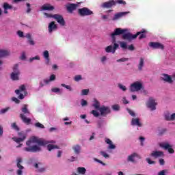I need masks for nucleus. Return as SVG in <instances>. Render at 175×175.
<instances>
[{
    "label": "nucleus",
    "instance_id": "24",
    "mask_svg": "<svg viewBox=\"0 0 175 175\" xmlns=\"http://www.w3.org/2000/svg\"><path fill=\"white\" fill-rule=\"evenodd\" d=\"M143 68H144V58L140 57L139 62L138 64V70L142 71L143 70Z\"/></svg>",
    "mask_w": 175,
    "mask_h": 175
},
{
    "label": "nucleus",
    "instance_id": "60",
    "mask_svg": "<svg viewBox=\"0 0 175 175\" xmlns=\"http://www.w3.org/2000/svg\"><path fill=\"white\" fill-rule=\"evenodd\" d=\"M127 49H129L130 51H133V50H135V46H133V44H131L130 46H129V47H127Z\"/></svg>",
    "mask_w": 175,
    "mask_h": 175
},
{
    "label": "nucleus",
    "instance_id": "43",
    "mask_svg": "<svg viewBox=\"0 0 175 175\" xmlns=\"http://www.w3.org/2000/svg\"><path fill=\"white\" fill-rule=\"evenodd\" d=\"M35 59H37L38 61H40V57H39L38 55H36L32 58H30L29 62H32V61H35Z\"/></svg>",
    "mask_w": 175,
    "mask_h": 175
},
{
    "label": "nucleus",
    "instance_id": "15",
    "mask_svg": "<svg viewBox=\"0 0 175 175\" xmlns=\"http://www.w3.org/2000/svg\"><path fill=\"white\" fill-rule=\"evenodd\" d=\"M161 147H163V148H164V150H167V151L170 154H174V149H173L172 148V146H170V144H169L167 143L163 144L161 145Z\"/></svg>",
    "mask_w": 175,
    "mask_h": 175
},
{
    "label": "nucleus",
    "instance_id": "22",
    "mask_svg": "<svg viewBox=\"0 0 175 175\" xmlns=\"http://www.w3.org/2000/svg\"><path fill=\"white\" fill-rule=\"evenodd\" d=\"M131 125L137 126H142V123H140V119L139 118H133L131 120Z\"/></svg>",
    "mask_w": 175,
    "mask_h": 175
},
{
    "label": "nucleus",
    "instance_id": "32",
    "mask_svg": "<svg viewBox=\"0 0 175 175\" xmlns=\"http://www.w3.org/2000/svg\"><path fill=\"white\" fill-rule=\"evenodd\" d=\"M77 172L79 174H85L87 170L84 167H79L77 168Z\"/></svg>",
    "mask_w": 175,
    "mask_h": 175
},
{
    "label": "nucleus",
    "instance_id": "50",
    "mask_svg": "<svg viewBox=\"0 0 175 175\" xmlns=\"http://www.w3.org/2000/svg\"><path fill=\"white\" fill-rule=\"evenodd\" d=\"M146 162H148L149 165H154V163H155V161H151L150 158L146 159Z\"/></svg>",
    "mask_w": 175,
    "mask_h": 175
},
{
    "label": "nucleus",
    "instance_id": "21",
    "mask_svg": "<svg viewBox=\"0 0 175 175\" xmlns=\"http://www.w3.org/2000/svg\"><path fill=\"white\" fill-rule=\"evenodd\" d=\"M43 55H44V58H45L46 59V62H45L46 65H49L50 64V55L49 53V51H44Z\"/></svg>",
    "mask_w": 175,
    "mask_h": 175
},
{
    "label": "nucleus",
    "instance_id": "37",
    "mask_svg": "<svg viewBox=\"0 0 175 175\" xmlns=\"http://www.w3.org/2000/svg\"><path fill=\"white\" fill-rule=\"evenodd\" d=\"M120 44L121 49H123V50H126V49H128V45L126 44V42H120Z\"/></svg>",
    "mask_w": 175,
    "mask_h": 175
},
{
    "label": "nucleus",
    "instance_id": "16",
    "mask_svg": "<svg viewBox=\"0 0 175 175\" xmlns=\"http://www.w3.org/2000/svg\"><path fill=\"white\" fill-rule=\"evenodd\" d=\"M126 14H128L127 12L116 13V14H115L112 20H113V21H116L121 18V17H124V16H126Z\"/></svg>",
    "mask_w": 175,
    "mask_h": 175
},
{
    "label": "nucleus",
    "instance_id": "26",
    "mask_svg": "<svg viewBox=\"0 0 175 175\" xmlns=\"http://www.w3.org/2000/svg\"><path fill=\"white\" fill-rule=\"evenodd\" d=\"M21 111L23 113V114H31V112L28 109V105H24L23 107L21 108Z\"/></svg>",
    "mask_w": 175,
    "mask_h": 175
},
{
    "label": "nucleus",
    "instance_id": "30",
    "mask_svg": "<svg viewBox=\"0 0 175 175\" xmlns=\"http://www.w3.org/2000/svg\"><path fill=\"white\" fill-rule=\"evenodd\" d=\"M92 106L94 107V109H96V110H99L100 108V103H99L98 100L94 99V103L92 105Z\"/></svg>",
    "mask_w": 175,
    "mask_h": 175
},
{
    "label": "nucleus",
    "instance_id": "48",
    "mask_svg": "<svg viewBox=\"0 0 175 175\" xmlns=\"http://www.w3.org/2000/svg\"><path fill=\"white\" fill-rule=\"evenodd\" d=\"M81 106L84 107V106H87V105H88V103L87 102V100L82 99L81 101Z\"/></svg>",
    "mask_w": 175,
    "mask_h": 175
},
{
    "label": "nucleus",
    "instance_id": "13",
    "mask_svg": "<svg viewBox=\"0 0 175 175\" xmlns=\"http://www.w3.org/2000/svg\"><path fill=\"white\" fill-rule=\"evenodd\" d=\"M160 79L165 83H169V84H172V83H173V79H172V77L167 74H161V77H160Z\"/></svg>",
    "mask_w": 175,
    "mask_h": 175
},
{
    "label": "nucleus",
    "instance_id": "27",
    "mask_svg": "<svg viewBox=\"0 0 175 175\" xmlns=\"http://www.w3.org/2000/svg\"><path fill=\"white\" fill-rule=\"evenodd\" d=\"M146 32H147L146 30L143 29L141 31L137 32V33H139V39H144L146 38L147 35L146 34Z\"/></svg>",
    "mask_w": 175,
    "mask_h": 175
},
{
    "label": "nucleus",
    "instance_id": "1",
    "mask_svg": "<svg viewBox=\"0 0 175 175\" xmlns=\"http://www.w3.org/2000/svg\"><path fill=\"white\" fill-rule=\"evenodd\" d=\"M50 143L55 144V141H47L43 138L33 136L26 142V146H27V147L23 148V150L26 151V152H40V151H42L40 146L44 147V146H47V144H50Z\"/></svg>",
    "mask_w": 175,
    "mask_h": 175
},
{
    "label": "nucleus",
    "instance_id": "34",
    "mask_svg": "<svg viewBox=\"0 0 175 175\" xmlns=\"http://www.w3.org/2000/svg\"><path fill=\"white\" fill-rule=\"evenodd\" d=\"M7 55H9V51L0 50V58H2V57H6Z\"/></svg>",
    "mask_w": 175,
    "mask_h": 175
},
{
    "label": "nucleus",
    "instance_id": "31",
    "mask_svg": "<svg viewBox=\"0 0 175 175\" xmlns=\"http://www.w3.org/2000/svg\"><path fill=\"white\" fill-rule=\"evenodd\" d=\"M23 91H25V85H21L19 87V90H16L15 94H16V95H18L21 92H23Z\"/></svg>",
    "mask_w": 175,
    "mask_h": 175
},
{
    "label": "nucleus",
    "instance_id": "62",
    "mask_svg": "<svg viewBox=\"0 0 175 175\" xmlns=\"http://www.w3.org/2000/svg\"><path fill=\"white\" fill-rule=\"evenodd\" d=\"M166 131H167L166 129H163L159 131V135H163L164 133H166Z\"/></svg>",
    "mask_w": 175,
    "mask_h": 175
},
{
    "label": "nucleus",
    "instance_id": "8",
    "mask_svg": "<svg viewBox=\"0 0 175 175\" xmlns=\"http://www.w3.org/2000/svg\"><path fill=\"white\" fill-rule=\"evenodd\" d=\"M18 136L19 137L17 138L14 137L12 138V140H14V142H15L16 143H21V142H24V140L27 139V134L23 131L18 132Z\"/></svg>",
    "mask_w": 175,
    "mask_h": 175
},
{
    "label": "nucleus",
    "instance_id": "35",
    "mask_svg": "<svg viewBox=\"0 0 175 175\" xmlns=\"http://www.w3.org/2000/svg\"><path fill=\"white\" fill-rule=\"evenodd\" d=\"M11 127L12 128V129H14V131H16V132H18V131H20V127L17 126V124L16 122L12 123L11 124Z\"/></svg>",
    "mask_w": 175,
    "mask_h": 175
},
{
    "label": "nucleus",
    "instance_id": "49",
    "mask_svg": "<svg viewBox=\"0 0 175 175\" xmlns=\"http://www.w3.org/2000/svg\"><path fill=\"white\" fill-rule=\"evenodd\" d=\"M81 75H76L74 78L75 81H80L81 80Z\"/></svg>",
    "mask_w": 175,
    "mask_h": 175
},
{
    "label": "nucleus",
    "instance_id": "44",
    "mask_svg": "<svg viewBox=\"0 0 175 175\" xmlns=\"http://www.w3.org/2000/svg\"><path fill=\"white\" fill-rule=\"evenodd\" d=\"M62 87H64V88H66V90H69V91H72V87L70 85H67L65 83H62Z\"/></svg>",
    "mask_w": 175,
    "mask_h": 175
},
{
    "label": "nucleus",
    "instance_id": "2",
    "mask_svg": "<svg viewBox=\"0 0 175 175\" xmlns=\"http://www.w3.org/2000/svg\"><path fill=\"white\" fill-rule=\"evenodd\" d=\"M128 29H121V28H116L114 30V32L111 34V38H112V43H114L113 47L111 45H109L105 48L106 53H112L114 54L116 53V50L120 47V45L116 43V36L122 35L124 32H126Z\"/></svg>",
    "mask_w": 175,
    "mask_h": 175
},
{
    "label": "nucleus",
    "instance_id": "61",
    "mask_svg": "<svg viewBox=\"0 0 175 175\" xmlns=\"http://www.w3.org/2000/svg\"><path fill=\"white\" fill-rule=\"evenodd\" d=\"M24 38H26L27 39H28V40H29L30 39H31V33H27L25 36H24Z\"/></svg>",
    "mask_w": 175,
    "mask_h": 175
},
{
    "label": "nucleus",
    "instance_id": "45",
    "mask_svg": "<svg viewBox=\"0 0 175 175\" xmlns=\"http://www.w3.org/2000/svg\"><path fill=\"white\" fill-rule=\"evenodd\" d=\"M100 155H102L104 158H109V154L107 153H106L104 151H101L100 152Z\"/></svg>",
    "mask_w": 175,
    "mask_h": 175
},
{
    "label": "nucleus",
    "instance_id": "9",
    "mask_svg": "<svg viewBox=\"0 0 175 175\" xmlns=\"http://www.w3.org/2000/svg\"><path fill=\"white\" fill-rule=\"evenodd\" d=\"M53 18L56 20L58 24L62 25V27L65 26V24H66L65 19H64V16H62V15L58 14H54Z\"/></svg>",
    "mask_w": 175,
    "mask_h": 175
},
{
    "label": "nucleus",
    "instance_id": "51",
    "mask_svg": "<svg viewBox=\"0 0 175 175\" xmlns=\"http://www.w3.org/2000/svg\"><path fill=\"white\" fill-rule=\"evenodd\" d=\"M17 35L19 38H24V33L20 30L17 31Z\"/></svg>",
    "mask_w": 175,
    "mask_h": 175
},
{
    "label": "nucleus",
    "instance_id": "55",
    "mask_svg": "<svg viewBox=\"0 0 175 175\" xmlns=\"http://www.w3.org/2000/svg\"><path fill=\"white\" fill-rule=\"evenodd\" d=\"M26 5L27 6V13H31V4L27 3Z\"/></svg>",
    "mask_w": 175,
    "mask_h": 175
},
{
    "label": "nucleus",
    "instance_id": "25",
    "mask_svg": "<svg viewBox=\"0 0 175 175\" xmlns=\"http://www.w3.org/2000/svg\"><path fill=\"white\" fill-rule=\"evenodd\" d=\"M72 150L75 154H79L81 151V146H80V145H75L74 146H72Z\"/></svg>",
    "mask_w": 175,
    "mask_h": 175
},
{
    "label": "nucleus",
    "instance_id": "19",
    "mask_svg": "<svg viewBox=\"0 0 175 175\" xmlns=\"http://www.w3.org/2000/svg\"><path fill=\"white\" fill-rule=\"evenodd\" d=\"M150 157L153 158H160L161 157H163V152L162 151H154L150 154Z\"/></svg>",
    "mask_w": 175,
    "mask_h": 175
},
{
    "label": "nucleus",
    "instance_id": "46",
    "mask_svg": "<svg viewBox=\"0 0 175 175\" xmlns=\"http://www.w3.org/2000/svg\"><path fill=\"white\" fill-rule=\"evenodd\" d=\"M118 87L120 90H122V91H126V86L122 85V84H119Z\"/></svg>",
    "mask_w": 175,
    "mask_h": 175
},
{
    "label": "nucleus",
    "instance_id": "64",
    "mask_svg": "<svg viewBox=\"0 0 175 175\" xmlns=\"http://www.w3.org/2000/svg\"><path fill=\"white\" fill-rule=\"evenodd\" d=\"M174 119H175V113H172L170 116V120H171V121H174Z\"/></svg>",
    "mask_w": 175,
    "mask_h": 175
},
{
    "label": "nucleus",
    "instance_id": "20",
    "mask_svg": "<svg viewBox=\"0 0 175 175\" xmlns=\"http://www.w3.org/2000/svg\"><path fill=\"white\" fill-rule=\"evenodd\" d=\"M49 32L51 33L54 29H57V25H55V22L52 21L49 25Z\"/></svg>",
    "mask_w": 175,
    "mask_h": 175
},
{
    "label": "nucleus",
    "instance_id": "47",
    "mask_svg": "<svg viewBox=\"0 0 175 175\" xmlns=\"http://www.w3.org/2000/svg\"><path fill=\"white\" fill-rule=\"evenodd\" d=\"M90 90L88 89H84L82 90L81 95H88Z\"/></svg>",
    "mask_w": 175,
    "mask_h": 175
},
{
    "label": "nucleus",
    "instance_id": "38",
    "mask_svg": "<svg viewBox=\"0 0 175 175\" xmlns=\"http://www.w3.org/2000/svg\"><path fill=\"white\" fill-rule=\"evenodd\" d=\"M91 114H92L94 117H99L100 116L99 112H98L96 110H92L91 111Z\"/></svg>",
    "mask_w": 175,
    "mask_h": 175
},
{
    "label": "nucleus",
    "instance_id": "29",
    "mask_svg": "<svg viewBox=\"0 0 175 175\" xmlns=\"http://www.w3.org/2000/svg\"><path fill=\"white\" fill-rule=\"evenodd\" d=\"M46 148L48 151H51V150L58 149L59 147H58L57 145L48 144Z\"/></svg>",
    "mask_w": 175,
    "mask_h": 175
},
{
    "label": "nucleus",
    "instance_id": "28",
    "mask_svg": "<svg viewBox=\"0 0 175 175\" xmlns=\"http://www.w3.org/2000/svg\"><path fill=\"white\" fill-rule=\"evenodd\" d=\"M17 163H16V166L17 168L19 170H23L24 169V166L21 165V162H23V159L20 157L17 158L16 159Z\"/></svg>",
    "mask_w": 175,
    "mask_h": 175
},
{
    "label": "nucleus",
    "instance_id": "53",
    "mask_svg": "<svg viewBox=\"0 0 175 175\" xmlns=\"http://www.w3.org/2000/svg\"><path fill=\"white\" fill-rule=\"evenodd\" d=\"M52 92H55V94H57V92H59L60 89L58 88H54L51 89Z\"/></svg>",
    "mask_w": 175,
    "mask_h": 175
},
{
    "label": "nucleus",
    "instance_id": "12",
    "mask_svg": "<svg viewBox=\"0 0 175 175\" xmlns=\"http://www.w3.org/2000/svg\"><path fill=\"white\" fill-rule=\"evenodd\" d=\"M116 2L114 0H109L108 1L104 2L102 4V8H103V9H110L111 8H113V6H116Z\"/></svg>",
    "mask_w": 175,
    "mask_h": 175
},
{
    "label": "nucleus",
    "instance_id": "58",
    "mask_svg": "<svg viewBox=\"0 0 175 175\" xmlns=\"http://www.w3.org/2000/svg\"><path fill=\"white\" fill-rule=\"evenodd\" d=\"M170 116L171 115L170 113H167L165 116V118L166 121H171Z\"/></svg>",
    "mask_w": 175,
    "mask_h": 175
},
{
    "label": "nucleus",
    "instance_id": "23",
    "mask_svg": "<svg viewBox=\"0 0 175 175\" xmlns=\"http://www.w3.org/2000/svg\"><path fill=\"white\" fill-rule=\"evenodd\" d=\"M53 10H54V6L51 5L50 4H44L42 6V10L53 11Z\"/></svg>",
    "mask_w": 175,
    "mask_h": 175
},
{
    "label": "nucleus",
    "instance_id": "39",
    "mask_svg": "<svg viewBox=\"0 0 175 175\" xmlns=\"http://www.w3.org/2000/svg\"><path fill=\"white\" fill-rule=\"evenodd\" d=\"M9 110H10V107H7L5 109H2L0 111V114H5V113H7V111H9Z\"/></svg>",
    "mask_w": 175,
    "mask_h": 175
},
{
    "label": "nucleus",
    "instance_id": "10",
    "mask_svg": "<svg viewBox=\"0 0 175 175\" xmlns=\"http://www.w3.org/2000/svg\"><path fill=\"white\" fill-rule=\"evenodd\" d=\"M157 105H158V103H157V102H155V100L152 97L149 98V100L147 103V107L150 109H151L152 111L156 110Z\"/></svg>",
    "mask_w": 175,
    "mask_h": 175
},
{
    "label": "nucleus",
    "instance_id": "6",
    "mask_svg": "<svg viewBox=\"0 0 175 175\" xmlns=\"http://www.w3.org/2000/svg\"><path fill=\"white\" fill-rule=\"evenodd\" d=\"M100 111V116L103 117H106L108 114L111 113V110L110 109V107L103 105L98 109Z\"/></svg>",
    "mask_w": 175,
    "mask_h": 175
},
{
    "label": "nucleus",
    "instance_id": "18",
    "mask_svg": "<svg viewBox=\"0 0 175 175\" xmlns=\"http://www.w3.org/2000/svg\"><path fill=\"white\" fill-rule=\"evenodd\" d=\"M137 157H139L137 153L134 152L128 157L127 161L128 162H132V163H135L136 161H135V158Z\"/></svg>",
    "mask_w": 175,
    "mask_h": 175
},
{
    "label": "nucleus",
    "instance_id": "52",
    "mask_svg": "<svg viewBox=\"0 0 175 175\" xmlns=\"http://www.w3.org/2000/svg\"><path fill=\"white\" fill-rule=\"evenodd\" d=\"M109 150H114L116 148V145L113 144V142L109 144L108 147Z\"/></svg>",
    "mask_w": 175,
    "mask_h": 175
},
{
    "label": "nucleus",
    "instance_id": "54",
    "mask_svg": "<svg viewBox=\"0 0 175 175\" xmlns=\"http://www.w3.org/2000/svg\"><path fill=\"white\" fill-rule=\"evenodd\" d=\"M12 100L13 102H15V103H16V104L20 103V100H18V98H16V97H12Z\"/></svg>",
    "mask_w": 175,
    "mask_h": 175
},
{
    "label": "nucleus",
    "instance_id": "17",
    "mask_svg": "<svg viewBox=\"0 0 175 175\" xmlns=\"http://www.w3.org/2000/svg\"><path fill=\"white\" fill-rule=\"evenodd\" d=\"M20 118L22 120L24 124H26V125H29V124H31V118H27L24 113L20 114Z\"/></svg>",
    "mask_w": 175,
    "mask_h": 175
},
{
    "label": "nucleus",
    "instance_id": "57",
    "mask_svg": "<svg viewBox=\"0 0 175 175\" xmlns=\"http://www.w3.org/2000/svg\"><path fill=\"white\" fill-rule=\"evenodd\" d=\"M3 136V127L2 125H0V138Z\"/></svg>",
    "mask_w": 175,
    "mask_h": 175
},
{
    "label": "nucleus",
    "instance_id": "7",
    "mask_svg": "<svg viewBox=\"0 0 175 175\" xmlns=\"http://www.w3.org/2000/svg\"><path fill=\"white\" fill-rule=\"evenodd\" d=\"M20 76V70H18V65L15 64L13 67V72L11 73L12 80H18Z\"/></svg>",
    "mask_w": 175,
    "mask_h": 175
},
{
    "label": "nucleus",
    "instance_id": "36",
    "mask_svg": "<svg viewBox=\"0 0 175 175\" xmlns=\"http://www.w3.org/2000/svg\"><path fill=\"white\" fill-rule=\"evenodd\" d=\"M3 9H5L7 10H9L10 9H13V7L12 5H9V3H4L3 5Z\"/></svg>",
    "mask_w": 175,
    "mask_h": 175
},
{
    "label": "nucleus",
    "instance_id": "14",
    "mask_svg": "<svg viewBox=\"0 0 175 175\" xmlns=\"http://www.w3.org/2000/svg\"><path fill=\"white\" fill-rule=\"evenodd\" d=\"M77 8H79L78 4L70 3L67 5V10L69 13H73V12H75V10L77 9Z\"/></svg>",
    "mask_w": 175,
    "mask_h": 175
},
{
    "label": "nucleus",
    "instance_id": "11",
    "mask_svg": "<svg viewBox=\"0 0 175 175\" xmlns=\"http://www.w3.org/2000/svg\"><path fill=\"white\" fill-rule=\"evenodd\" d=\"M150 47L154 49V50L160 49L163 50L165 49V46L162 44L161 42H151L149 43Z\"/></svg>",
    "mask_w": 175,
    "mask_h": 175
},
{
    "label": "nucleus",
    "instance_id": "63",
    "mask_svg": "<svg viewBox=\"0 0 175 175\" xmlns=\"http://www.w3.org/2000/svg\"><path fill=\"white\" fill-rule=\"evenodd\" d=\"M28 42L29 44H31V46H35V42L32 40V38H31L30 40H28Z\"/></svg>",
    "mask_w": 175,
    "mask_h": 175
},
{
    "label": "nucleus",
    "instance_id": "3",
    "mask_svg": "<svg viewBox=\"0 0 175 175\" xmlns=\"http://www.w3.org/2000/svg\"><path fill=\"white\" fill-rule=\"evenodd\" d=\"M78 14L81 17H84V16H91L92 14H94V12L90 10L88 8H83L78 9Z\"/></svg>",
    "mask_w": 175,
    "mask_h": 175
},
{
    "label": "nucleus",
    "instance_id": "40",
    "mask_svg": "<svg viewBox=\"0 0 175 175\" xmlns=\"http://www.w3.org/2000/svg\"><path fill=\"white\" fill-rule=\"evenodd\" d=\"M115 2H116V4L118 3L119 5H126V1L124 0H116Z\"/></svg>",
    "mask_w": 175,
    "mask_h": 175
},
{
    "label": "nucleus",
    "instance_id": "5",
    "mask_svg": "<svg viewBox=\"0 0 175 175\" xmlns=\"http://www.w3.org/2000/svg\"><path fill=\"white\" fill-rule=\"evenodd\" d=\"M139 33H137L136 34L133 35L131 33H122V39H124V40H128L129 42H131V40H133V39H136V38H137V36H139Z\"/></svg>",
    "mask_w": 175,
    "mask_h": 175
},
{
    "label": "nucleus",
    "instance_id": "33",
    "mask_svg": "<svg viewBox=\"0 0 175 175\" xmlns=\"http://www.w3.org/2000/svg\"><path fill=\"white\" fill-rule=\"evenodd\" d=\"M54 80H55V75H51L49 79H44V83H45V84H49V83H50V81H54Z\"/></svg>",
    "mask_w": 175,
    "mask_h": 175
},
{
    "label": "nucleus",
    "instance_id": "41",
    "mask_svg": "<svg viewBox=\"0 0 175 175\" xmlns=\"http://www.w3.org/2000/svg\"><path fill=\"white\" fill-rule=\"evenodd\" d=\"M111 107L114 111H118L120 110V106L118 105H113Z\"/></svg>",
    "mask_w": 175,
    "mask_h": 175
},
{
    "label": "nucleus",
    "instance_id": "59",
    "mask_svg": "<svg viewBox=\"0 0 175 175\" xmlns=\"http://www.w3.org/2000/svg\"><path fill=\"white\" fill-rule=\"evenodd\" d=\"M159 162L161 166H163V165H165V160L163 159H160L159 160Z\"/></svg>",
    "mask_w": 175,
    "mask_h": 175
},
{
    "label": "nucleus",
    "instance_id": "42",
    "mask_svg": "<svg viewBox=\"0 0 175 175\" xmlns=\"http://www.w3.org/2000/svg\"><path fill=\"white\" fill-rule=\"evenodd\" d=\"M35 126H36L37 128H41L42 129H44V125H43L40 122L36 123Z\"/></svg>",
    "mask_w": 175,
    "mask_h": 175
},
{
    "label": "nucleus",
    "instance_id": "56",
    "mask_svg": "<svg viewBox=\"0 0 175 175\" xmlns=\"http://www.w3.org/2000/svg\"><path fill=\"white\" fill-rule=\"evenodd\" d=\"M126 61H128V58H121L117 60V62H125Z\"/></svg>",
    "mask_w": 175,
    "mask_h": 175
},
{
    "label": "nucleus",
    "instance_id": "4",
    "mask_svg": "<svg viewBox=\"0 0 175 175\" xmlns=\"http://www.w3.org/2000/svg\"><path fill=\"white\" fill-rule=\"evenodd\" d=\"M142 88L143 84L139 81H136L131 85L130 91L131 92H135V91H140Z\"/></svg>",
    "mask_w": 175,
    "mask_h": 175
}]
</instances>
